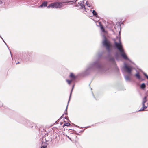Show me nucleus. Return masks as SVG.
Returning a JSON list of instances; mask_svg holds the SVG:
<instances>
[{
    "label": "nucleus",
    "mask_w": 148,
    "mask_h": 148,
    "mask_svg": "<svg viewBox=\"0 0 148 148\" xmlns=\"http://www.w3.org/2000/svg\"><path fill=\"white\" fill-rule=\"evenodd\" d=\"M140 87L142 89H144L146 87V86L145 83H143L141 85Z\"/></svg>",
    "instance_id": "2eb2a0df"
},
{
    "label": "nucleus",
    "mask_w": 148,
    "mask_h": 148,
    "mask_svg": "<svg viewBox=\"0 0 148 148\" xmlns=\"http://www.w3.org/2000/svg\"><path fill=\"white\" fill-rule=\"evenodd\" d=\"M117 69H118V70H119V69L117 68Z\"/></svg>",
    "instance_id": "72a5a7b5"
},
{
    "label": "nucleus",
    "mask_w": 148,
    "mask_h": 148,
    "mask_svg": "<svg viewBox=\"0 0 148 148\" xmlns=\"http://www.w3.org/2000/svg\"><path fill=\"white\" fill-rule=\"evenodd\" d=\"M124 78L126 81H130L131 80V77L128 75L124 76Z\"/></svg>",
    "instance_id": "9d476101"
},
{
    "label": "nucleus",
    "mask_w": 148,
    "mask_h": 148,
    "mask_svg": "<svg viewBox=\"0 0 148 148\" xmlns=\"http://www.w3.org/2000/svg\"><path fill=\"white\" fill-rule=\"evenodd\" d=\"M66 136L67 137L68 136H67V135H66Z\"/></svg>",
    "instance_id": "f704fd0d"
},
{
    "label": "nucleus",
    "mask_w": 148,
    "mask_h": 148,
    "mask_svg": "<svg viewBox=\"0 0 148 148\" xmlns=\"http://www.w3.org/2000/svg\"><path fill=\"white\" fill-rule=\"evenodd\" d=\"M18 63H19V62L17 63H16V64H17Z\"/></svg>",
    "instance_id": "473e14b6"
},
{
    "label": "nucleus",
    "mask_w": 148,
    "mask_h": 148,
    "mask_svg": "<svg viewBox=\"0 0 148 148\" xmlns=\"http://www.w3.org/2000/svg\"><path fill=\"white\" fill-rule=\"evenodd\" d=\"M86 4L88 7H90V5L87 1L86 2Z\"/></svg>",
    "instance_id": "5701e85b"
},
{
    "label": "nucleus",
    "mask_w": 148,
    "mask_h": 148,
    "mask_svg": "<svg viewBox=\"0 0 148 148\" xmlns=\"http://www.w3.org/2000/svg\"><path fill=\"white\" fill-rule=\"evenodd\" d=\"M92 13L93 15L95 16L96 17H97V13L95 10H93Z\"/></svg>",
    "instance_id": "dca6fc26"
},
{
    "label": "nucleus",
    "mask_w": 148,
    "mask_h": 148,
    "mask_svg": "<svg viewBox=\"0 0 148 148\" xmlns=\"http://www.w3.org/2000/svg\"><path fill=\"white\" fill-rule=\"evenodd\" d=\"M115 47L119 50L120 52H122L123 49L121 42L120 38L117 37L116 39L114 40Z\"/></svg>",
    "instance_id": "f03ea898"
},
{
    "label": "nucleus",
    "mask_w": 148,
    "mask_h": 148,
    "mask_svg": "<svg viewBox=\"0 0 148 148\" xmlns=\"http://www.w3.org/2000/svg\"><path fill=\"white\" fill-rule=\"evenodd\" d=\"M29 53H27V55H29Z\"/></svg>",
    "instance_id": "2f4dec72"
},
{
    "label": "nucleus",
    "mask_w": 148,
    "mask_h": 148,
    "mask_svg": "<svg viewBox=\"0 0 148 148\" xmlns=\"http://www.w3.org/2000/svg\"><path fill=\"white\" fill-rule=\"evenodd\" d=\"M147 97L145 96L143 99L142 103L145 104V103L147 102Z\"/></svg>",
    "instance_id": "4468645a"
},
{
    "label": "nucleus",
    "mask_w": 148,
    "mask_h": 148,
    "mask_svg": "<svg viewBox=\"0 0 148 148\" xmlns=\"http://www.w3.org/2000/svg\"><path fill=\"white\" fill-rule=\"evenodd\" d=\"M142 108H143L142 109H140L139 110V111H142L145 110V109H146L147 108V106L145 105V104L142 103Z\"/></svg>",
    "instance_id": "ddd939ff"
},
{
    "label": "nucleus",
    "mask_w": 148,
    "mask_h": 148,
    "mask_svg": "<svg viewBox=\"0 0 148 148\" xmlns=\"http://www.w3.org/2000/svg\"><path fill=\"white\" fill-rule=\"evenodd\" d=\"M135 76L136 77L139 79H140V75L138 73L135 74Z\"/></svg>",
    "instance_id": "f3484780"
},
{
    "label": "nucleus",
    "mask_w": 148,
    "mask_h": 148,
    "mask_svg": "<svg viewBox=\"0 0 148 148\" xmlns=\"http://www.w3.org/2000/svg\"><path fill=\"white\" fill-rule=\"evenodd\" d=\"M47 1H44L39 6V7H43L47 6Z\"/></svg>",
    "instance_id": "1a4fd4ad"
},
{
    "label": "nucleus",
    "mask_w": 148,
    "mask_h": 148,
    "mask_svg": "<svg viewBox=\"0 0 148 148\" xmlns=\"http://www.w3.org/2000/svg\"><path fill=\"white\" fill-rule=\"evenodd\" d=\"M46 147H47V146H42V147H41V148H46Z\"/></svg>",
    "instance_id": "393cba45"
},
{
    "label": "nucleus",
    "mask_w": 148,
    "mask_h": 148,
    "mask_svg": "<svg viewBox=\"0 0 148 148\" xmlns=\"http://www.w3.org/2000/svg\"><path fill=\"white\" fill-rule=\"evenodd\" d=\"M2 3V1H0V4H1Z\"/></svg>",
    "instance_id": "bb28decb"
},
{
    "label": "nucleus",
    "mask_w": 148,
    "mask_h": 148,
    "mask_svg": "<svg viewBox=\"0 0 148 148\" xmlns=\"http://www.w3.org/2000/svg\"><path fill=\"white\" fill-rule=\"evenodd\" d=\"M70 77L73 80L77 78V77L75 76L74 74L72 73H70Z\"/></svg>",
    "instance_id": "9b49d317"
},
{
    "label": "nucleus",
    "mask_w": 148,
    "mask_h": 148,
    "mask_svg": "<svg viewBox=\"0 0 148 148\" xmlns=\"http://www.w3.org/2000/svg\"><path fill=\"white\" fill-rule=\"evenodd\" d=\"M56 8H61L63 5L61 2H55Z\"/></svg>",
    "instance_id": "0eeeda50"
},
{
    "label": "nucleus",
    "mask_w": 148,
    "mask_h": 148,
    "mask_svg": "<svg viewBox=\"0 0 148 148\" xmlns=\"http://www.w3.org/2000/svg\"><path fill=\"white\" fill-rule=\"evenodd\" d=\"M123 68L124 71L129 74H131L132 70V66H128L126 63H125Z\"/></svg>",
    "instance_id": "20e7f679"
},
{
    "label": "nucleus",
    "mask_w": 148,
    "mask_h": 148,
    "mask_svg": "<svg viewBox=\"0 0 148 148\" xmlns=\"http://www.w3.org/2000/svg\"><path fill=\"white\" fill-rule=\"evenodd\" d=\"M103 66L97 61L89 65L85 72L86 74H88L92 71L97 70L99 72L102 73L103 72Z\"/></svg>",
    "instance_id": "f257e3e1"
},
{
    "label": "nucleus",
    "mask_w": 148,
    "mask_h": 148,
    "mask_svg": "<svg viewBox=\"0 0 148 148\" xmlns=\"http://www.w3.org/2000/svg\"><path fill=\"white\" fill-rule=\"evenodd\" d=\"M67 137H68V138L70 139V138H69L68 136H67Z\"/></svg>",
    "instance_id": "cd10ccee"
},
{
    "label": "nucleus",
    "mask_w": 148,
    "mask_h": 148,
    "mask_svg": "<svg viewBox=\"0 0 148 148\" xmlns=\"http://www.w3.org/2000/svg\"><path fill=\"white\" fill-rule=\"evenodd\" d=\"M70 125V123H65L63 125V127L65 126H68Z\"/></svg>",
    "instance_id": "412c9836"
},
{
    "label": "nucleus",
    "mask_w": 148,
    "mask_h": 148,
    "mask_svg": "<svg viewBox=\"0 0 148 148\" xmlns=\"http://www.w3.org/2000/svg\"><path fill=\"white\" fill-rule=\"evenodd\" d=\"M100 28L101 31L103 32H105L104 29L102 25H100Z\"/></svg>",
    "instance_id": "a211bd4d"
},
{
    "label": "nucleus",
    "mask_w": 148,
    "mask_h": 148,
    "mask_svg": "<svg viewBox=\"0 0 148 148\" xmlns=\"http://www.w3.org/2000/svg\"><path fill=\"white\" fill-rule=\"evenodd\" d=\"M0 37L1 38V39H2V40L4 42L5 44H6V45H6V43L4 41V40L3 39V38H2V37L1 36H0ZM6 45L7 46V45Z\"/></svg>",
    "instance_id": "a878e982"
},
{
    "label": "nucleus",
    "mask_w": 148,
    "mask_h": 148,
    "mask_svg": "<svg viewBox=\"0 0 148 148\" xmlns=\"http://www.w3.org/2000/svg\"><path fill=\"white\" fill-rule=\"evenodd\" d=\"M120 52L121 56L125 60H130L128 58V57H127L125 53L124 49L122 50V52Z\"/></svg>",
    "instance_id": "423d86ee"
},
{
    "label": "nucleus",
    "mask_w": 148,
    "mask_h": 148,
    "mask_svg": "<svg viewBox=\"0 0 148 148\" xmlns=\"http://www.w3.org/2000/svg\"><path fill=\"white\" fill-rule=\"evenodd\" d=\"M104 40L102 41V43L103 45L106 48V49L108 50L109 52L110 50V42L109 41L107 40V39L106 37V36H103Z\"/></svg>",
    "instance_id": "7ed1b4c3"
},
{
    "label": "nucleus",
    "mask_w": 148,
    "mask_h": 148,
    "mask_svg": "<svg viewBox=\"0 0 148 148\" xmlns=\"http://www.w3.org/2000/svg\"><path fill=\"white\" fill-rule=\"evenodd\" d=\"M74 86V85H73V86L72 88V90H71V93L70 94V96L69 99V101H68V105L67 106L66 108V109L65 110V111H67V107H68V103H69V101H70V98H71V93H72L73 90V89Z\"/></svg>",
    "instance_id": "f8f14e48"
},
{
    "label": "nucleus",
    "mask_w": 148,
    "mask_h": 148,
    "mask_svg": "<svg viewBox=\"0 0 148 148\" xmlns=\"http://www.w3.org/2000/svg\"><path fill=\"white\" fill-rule=\"evenodd\" d=\"M47 8H56L55 2L50 4L48 6H47Z\"/></svg>",
    "instance_id": "6e6552de"
},
{
    "label": "nucleus",
    "mask_w": 148,
    "mask_h": 148,
    "mask_svg": "<svg viewBox=\"0 0 148 148\" xmlns=\"http://www.w3.org/2000/svg\"><path fill=\"white\" fill-rule=\"evenodd\" d=\"M109 60L110 61L113 62H115V60L114 58L112 57V58H110Z\"/></svg>",
    "instance_id": "aec40b11"
},
{
    "label": "nucleus",
    "mask_w": 148,
    "mask_h": 148,
    "mask_svg": "<svg viewBox=\"0 0 148 148\" xmlns=\"http://www.w3.org/2000/svg\"><path fill=\"white\" fill-rule=\"evenodd\" d=\"M10 51V53H11V51Z\"/></svg>",
    "instance_id": "7c9ffc66"
},
{
    "label": "nucleus",
    "mask_w": 148,
    "mask_h": 148,
    "mask_svg": "<svg viewBox=\"0 0 148 148\" xmlns=\"http://www.w3.org/2000/svg\"><path fill=\"white\" fill-rule=\"evenodd\" d=\"M144 75L148 79V76L145 73H144Z\"/></svg>",
    "instance_id": "b1692460"
},
{
    "label": "nucleus",
    "mask_w": 148,
    "mask_h": 148,
    "mask_svg": "<svg viewBox=\"0 0 148 148\" xmlns=\"http://www.w3.org/2000/svg\"><path fill=\"white\" fill-rule=\"evenodd\" d=\"M143 108L142 107L140 109H142Z\"/></svg>",
    "instance_id": "c756f323"
},
{
    "label": "nucleus",
    "mask_w": 148,
    "mask_h": 148,
    "mask_svg": "<svg viewBox=\"0 0 148 148\" xmlns=\"http://www.w3.org/2000/svg\"><path fill=\"white\" fill-rule=\"evenodd\" d=\"M83 0H75V3H83Z\"/></svg>",
    "instance_id": "6ab92c4d"
},
{
    "label": "nucleus",
    "mask_w": 148,
    "mask_h": 148,
    "mask_svg": "<svg viewBox=\"0 0 148 148\" xmlns=\"http://www.w3.org/2000/svg\"><path fill=\"white\" fill-rule=\"evenodd\" d=\"M64 114H67V113L66 112V113H64Z\"/></svg>",
    "instance_id": "c85d7f7f"
},
{
    "label": "nucleus",
    "mask_w": 148,
    "mask_h": 148,
    "mask_svg": "<svg viewBox=\"0 0 148 148\" xmlns=\"http://www.w3.org/2000/svg\"><path fill=\"white\" fill-rule=\"evenodd\" d=\"M76 6H80V9H85V11L86 12H87V10L86 9L84 5V3H76Z\"/></svg>",
    "instance_id": "39448f33"
},
{
    "label": "nucleus",
    "mask_w": 148,
    "mask_h": 148,
    "mask_svg": "<svg viewBox=\"0 0 148 148\" xmlns=\"http://www.w3.org/2000/svg\"><path fill=\"white\" fill-rule=\"evenodd\" d=\"M66 81L68 82L69 84H70L72 82V80H69L68 79H66Z\"/></svg>",
    "instance_id": "4be33fe9"
}]
</instances>
